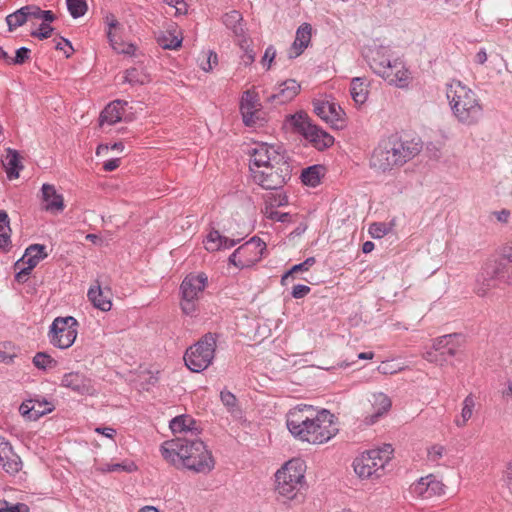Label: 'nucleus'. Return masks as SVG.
<instances>
[{"label": "nucleus", "instance_id": "1", "mask_svg": "<svg viewBox=\"0 0 512 512\" xmlns=\"http://www.w3.org/2000/svg\"><path fill=\"white\" fill-rule=\"evenodd\" d=\"M161 454L169 463L196 473L208 474L215 466L212 453L197 438L177 437L166 441L161 446Z\"/></svg>", "mask_w": 512, "mask_h": 512}, {"label": "nucleus", "instance_id": "2", "mask_svg": "<svg viewBox=\"0 0 512 512\" xmlns=\"http://www.w3.org/2000/svg\"><path fill=\"white\" fill-rule=\"evenodd\" d=\"M420 152L417 143L389 139L381 142L373 151L370 166L382 172L401 166Z\"/></svg>", "mask_w": 512, "mask_h": 512}, {"label": "nucleus", "instance_id": "3", "mask_svg": "<svg viewBox=\"0 0 512 512\" xmlns=\"http://www.w3.org/2000/svg\"><path fill=\"white\" fill-rule=\"evenodd\" d=\"M446 96L459 122L473 125L479 121L483 109L474 91L454 80L447 85Z\"/></svg>", "mask_w": 512, "mask_h": 512}, {"label": "nucleus", "instance_id": "4", "mask_svg": "<svg viewBox=\"0 0 512 512\" xmlns=\"http://www.w3.org/2000/svg\"><path fill=\"white\" fill-rule=\"evenodd\" d=\"M305 472L304 460L294 458L286 462L275 474L277 493L288 500L294 499L305 486Z\"/></svg>", "mask_w": 512, "mask_h": 512}, {"label": "nucleus", "instance_id": "5", "mask_svg": "<svg viewBox=\"0 0 512 512\" xmlns=\"http://www.w3.org/2000/svg\"><path fill=\"white\" fill-rule=\"evenodd\" d=\"M393 451L391 444H385L380 449L362 453L353 462L355 473L361 478H380L385 473V467L391 460Z\"/></svg>", "mask_w": 512, "mask_h": 512}, {"label": "nucleus", "instance_id": "6", "mask_svg": "<svg viewBox=\"0 0 512 512\" xmlns=\"http://www.w3.org/2000/svg\"><path fill=\"white\" fill-rule=\"evenodd\" d=\"M286 123H288L295 132L302 135L319 151L329 148L334 143L333 136L313 124L308 114L304 111L288 115L286 117Z\"/></svg>", "mask_w": 512, "mask_h": 512}, {"label": "nucleus", "instance_id": "7", "mask_svg": "<svg viewBox=\"0 0 512 512\" xmlns=\"http://www.w3.org/2000/svg\"><path fill=\"white\" fill-rule=\"evenodd\" d=\"M512 274V266L497 259L487 261L481 272L478 274L475 285V292L478 296L484 297L491 289L508 285Z\"/></svg>", "mask_w": 512, "mask_h": 512}, {"label": "nucleus", "instance_id": "8", "mask_svg": "<svg viewBox=\"0 0 512 512\" xmlns=\"http://www.w3.org/2000/svg\"><path fill=\"white\" fill-rule=\"evenodd\" d=\"M253 181L266 190L281 189L292 177V166L287 157L264 166L252 168Z\"/></svg>", "mask_w": 512, "mask_h": 512}, {"label": "nucleus", "instance_id": "9", "mask_svg": "<svg viewBox=\"0 0 512 512\" xmlns=\"http://www.w3.org/2000/svg\"><path fill=\"white\" fill-rule=\"evenodd\" d=\"M217 336L208 332L186 350L184 361L188 369L201 372L209 367L215 356Z\"/></svg>", "mask_w": 512, "mask_h": 512}, {"label": "nucleus", "instance_id": "10", "mask_svg": "<svg viewBox=\"0 0 512 512\" xmlns=\"http://www.w3.org/2000/svg\"><path fill=\"white\" fill-rule=\"evenodd\" d=\"M78 325L77 320L72 316L55 318L48 332L50 343L59 349L71 347L77 337Z\"/></svg>", "mask_w": 512, "mask_h": 512}, {"label": "nucleus", "instance_id": "11", "mask_svg": "<svg viewBox=\"0 0 512 512\" xmlns=\"http://www.w3.org/2000/svg\"><path fill=\"white\" fill-rule=\"evenodd\" d=\"M207 277L204 274L187 275L181 283V309L184 314L192 316L197 310L199 295L204 291Z\"/></svg>", "mask_w": 512, "mask_h": 512}, {"label": "nucleus", "instance_id": "12", "mask_svg": "<svg viewBox=\"0 0 512 512\" xmlns=\"http://www.w3.org/2000/svg\"><path fill=\"white\" fill-rule=\"evenodd\" d=\"M306 442L312 444H322L334 437L338 429L334 423V415L330 411L323 409L315 411L313 417V426H311Z\"/></svg>", "mask_w": 512, "mask_h": 512}, {"label": "nucleus", "instance_id": "13", "mask_svg": "<svg viewBox=\"0 0 512 512\" xmlns=\"http://www.w3.org/2000/svg\"><path fill=\"white\" fill-rule=\"evenodd\" d=\"M315 410L311 406L305 405L303 408L294 409L287 415L286 425L289 432L297 439L306 441L311 426H313V417Z\"/></svg>", "mask_w": 512, "mask_h": 512}, {"label": "nucleus", "instance_id": "14", "mask_svg": "<svg viewBox=\"0 0 512 512\" xmlns=\"http://www.w3.org/2000/svg\"><path fill=\"white\" fill-rule=\"evenodd\" d=\"M279 147L268 145L267 143L257 144L254 148L249 151L250 164L249 169L252 173V168L261 169L266 165L273 164L277 161H281L286 157L279 151Z\"/></svg>", "mask_w": 512, "mask_h": 512}, {"label": "nucleus", "instance_id": "15", "mask_svg": "<svg viewBox=\"0 0 512 512\" xmlns=\"http://www.w3.org/2000/svg\"><path fill=\"white\" fill-rule=\"evenodd\" d=\"M266 251V243L257 236L252 237L237 248V254H240L242 267H251L259 262Z\"/></svg>", "mask_w": 512, "mask_h": 512}, {"label": "nucleus", "instance_id": "16", "mask_svg": "<svg viewBox=\"0 0 512 512\" xmlns=\"http://www.w3.org/2000/svg\"><path fill=\"white\" fill-rule=\"evenodd\" d=\"M463 344V336L458 333L447 334L438 337L434 341V349H436L440 357L444 358V364L448 363L450 358L457 356L461 352Z\"/></svg>", "mask_w": 512, "mask_h": 512}, {"label": "nucleus", "instance_id": "17", "mask_svg": "<svg viewBox=\"0 0 512 512\" xmlns=\"http://www.w3.org/2000/svg\"><path fill=\"white\" fill-rule=\"evenodd\" d=\"M259 107H261V104L258 93L251 89L246 90L240 102V111L246 126H253L259 120Z\"/></svg>", "mask_w": 512, "mask_h": 512}, {"label": "nucleus", "instance_id": "18", "mask_svg": "<svg viewBox=\"0 0 512 512\" xmlns=\"http://www.w3.org/2000/svg\"><path fill=\"white\" fill-rule=\"evenodd\" d=\"M314 113L326 122H330L335 127H342L344 122V111L336 103L324 100L313 101Z\"/></svg>", "mask_w": 512, "mask_h": 512}, {"label": "nucleus", "instance_id": "19", "mask_svg": "<svg viewBox=\"0 0 512 512\" xmlns=\"http://www.w3.org/2000/svg\"><path fill=\"white\" fill-rule=\"evenodd\" d=\"M0 467L10 475H15L21 470L22 461L14 453L10 443L0 438Z\"/></svg>", "mask_w": 512, "mask_h": 512}, {"label": "nucleus", "instance_id": "20", "mask_svg": "<svg viewBox=\"0 0 512 512\" xmlns=\"http://www.w3.org/2000/svg\"><path fill=\"white\" fill-rule=\"evenodd\" d=\"M301 86L295 79H287L276 88V92L271 94L267 101L282 105L292 101L300 92Z\"/></svg>", "mask_w": 512, "mask_h": 512}, {"label": "nucleus", "instance_id": "21", "mask_svg": "<svg viewBox=\"0 0 512 512\" xmlns=\"http://www.w3.org/2000/svg\"><path fill=\"white\" fill-rule=\"evenodd\" d=\"M87 297L93 306L107 312L112 308V291L109 287H102L99 281L88 290Z\"/></svg>", "mask_w": 512, "mask_h": 512}, {"label": "nucleus", "instance_id": "22", "mask_svg": "<svg viewBox=\"0 0 512 512\" xmlns=\"http://www.w3.org/2000/svg\"><path fill=\"white\" fill-rule=\"evenodd\" d=\"M61 386L70 388L80 395L91 394V381L79 372L66 373L61 380Z\"/></svg>", "mask_w": 512, "mask_h": 512}, {"label": "nucleus", "instance_id": "23", "mask_svg": "<svg viewBox=\"0 0 512 512\" xmlns=\"http://www.w3.org/2000/svg\"><path fill=\"white\" fill-rule=\"evenodd\" d=\"M371 405L373 412L365 417V423L368 425L376 423L386 414L390 410L392 402L386 394L380 392L372 395Z\"/></svg>", "mask_w": 512, "mask_h": 512}, {"label": "nucleus", "instance_id": "24", "mask_svg": "<svg viewBox=\"0 0 512 512\" xmlns=\"http://www.w3.org/2000/svg\"><path fill=\"white\" fill-rule=\"evenodd\" d=\"M43 209L50 212H60L64 209V199L51 184H43L41 188Z\"/></svg>", "mask_w": 512, "mask_h": 512}, {"label": "nucleus", "instance_id": "25", "mask_svg": "<svg viewBox=\"0 0 512 512\" xmlns=\"http://www.w3.org/2000/svg\"><path fill=\"white\" fill-rule=\"evenodd\" d=\"M242 238L230 239L220 234L216 229H212L206 236L205 248L209 252L218 251L221 249H229L238 244Z\"/></svg>", "mask_w": 512, "mask_h": 512}, {"label": "nucleus", "instance_id": "26", "mask_svg": "<svg viewBox=\"0 0 512 512\" xmlns=\"http://www.w3.org/2000/svg\"><path fill=\"white\" fill-rule=\"evenodd\" d=\"M389 84L398 87H405L409 82V71L404 67L402 62L394 61L389 68L382 75Z\"/></svg>", "mask_w": 512, "mask_h": 512}, {"label": "nucleus", "instance_id": "27", "mask_svg": "<svg viewBox=\"0 0 512 512\" xmlns=\"http://www.w3.org/2000/svg\"><path fill=\"white\" fill-rule=\"evenodd\" d=\"M34 4L25 5L13 13L6 16L5 20L10 32L23 26L29 20L34 19L33 17Z\"/></svg>", "mask_w": 512, "mask_h": 512}, {"label": "nucleus", "instance_id": "28", "mask_svg": "<svg viewBox=\"0 0 512 512\" xmlns=\"http://www.w3.org/2000/svg\"><path fill=\"white\" fill-rule=\"evenodd\" d=\"M127 101L114 100L109 103L103 111L100 113V124L108 123L113 125L122 119L124 112V106L127 105Z\"/></svg>", "mask_w": 512, "mask_h": 512}, {"label": "nucleus", "instance_id": "29", "mask_svg": "<svg viewBox=\"0 0 512 512\" xmlns=\"http://www.w3.org/2000/svg\"><path fill=\"white\" fill-rule=\"evenodd\" d=\"M171 431L177 433H190L191 436H197L199 429L196 427V421L189 415H179L174 417L169 424Z\"/></svg>", "mask_w": 512, "mask_h": 512}, {"label": "nucleus", "instance_id": "30", "mask_svg": "<svg viewBox=\"0 0 512 512\" xmlns=\"http://www.w3.org/2000/svg\"><path fill=\"white\" fill-rule=\"evenodd\" d=\"M385 48L378 47L370 51L369 56V66L374 71V73L378 74L382 77L385 74L387 68H389L392 64L389 57L385 55Z\"/></svg>", "mask_w": 512, "mask_h": 512}, {"label": "nucleus", "instance_id": "31", "mask_svg": "<svg viewBox=\"0 0 512 512\" xmlns=\"http://www.w3.org/2000/svg\"><path fill=\"white\" fill-rule=\"evenodd\" d=\"M312 27L308 23H303L296 31V37L292 44V50L295 51L294 55L290 54V58L298 57L308 47L311 41Z\"/></svg>", "mask_w": 512, "mask_h": 512}, {"label": "nucleus", "instance_id": "32", "mask_svg": "<svg viewBox=\"0 0 512 512\" xmlns=\"http://www.w3.org/2000/svg\"><path fill=\"white\" fill-rule=\"evenodd\" d=\"M6 156L3 160V165L6 169L7 177L12 180L19 177L20 170L23 169V165L20 161V155L18 151L7 148L6 149Z\"/></svg>", "mask_w": 512, "mask_h": 512}, {"label": "nucleus", "instance_id": "33", "mask_svg": "<svg viewBox=\"0 0 512 512\" xmlns=\"http://www.w3.org/2000/svg\"><path fill=\"white\" fill-rule=\"evenodd\" d=\"M10 219L5 210H0V250L8 252L11 248Z\"/></svg>", "mask_w": 512, "mask_h": 512}, {"label": "nucleus", "instance_id": "34", "mask_svg": "<svg viewBox=\"0 0 512 512\" xmlns=\"http://www.w3.org/2000/svg\"><path fill=\"white\" fill-rule=\"evenodd\" d=\"M350 94L356 104H363L368 97V89L365 78L355 77L351 81Z\"/></svg>", "mask_w": 512, "mask_h": 512}, {"label": "nucleus", "instance_id": "35", "mask_svg": "<svg viewBox=\"0 0 512 512\" xmlns=\"http://www.w3.org/2000/svg\"><path fill=\"white\" fill-rule=\"evenodd\" d=\"M324 167L322 165H312L302 170L301 181L303 184L316 187L323 176Z\"/></svg>", "mask_w": 512, "mask_h": 512}, {"label": "nucleus", "instance_id": "36", "mask_svg": "<svg viewBox=\"0 0 512 512\" xmlns=\"http://www.w3.org/2000/svg\"><path fill=\"white\" fill-rule=\"evenodd\" d=\"M33 400L24 401L19 411L22 416L27 417L29 420L36 421L45 414H48L54 410V407H48L44 409H36V405H33Z\"/></svg>", "mask_w": 512, "mask_h": 512}, {"label": "nucleus", "instance_id": "37", "mask_svg": "<svg viewBox=\"0 0 512 512\" xmlns=\"http://www.w3.org/2000/svg\"><path fill=\"white\" fill-rule=\"evenodd\" d=\"M156 41L160 47L169 50L178 49L182 44V38H179L177 35H174L170 31L159 32L156 35Z\"/></svg>", "mask_w": 512, "mask_h": 512}, {"label": "nucleus", "instance_id": "38", "mask_svg": "<svg viewBox=\"0 0 512 512\" xmlns=\"http://www.w3.org/2000/svg\"><path fill=\"white\" fill-rule=\"evenodd\" d=\"M32 363L37 369L43 371L54 369L58 365L57 360L46 352H37L32 359Z\"/></svg>", "mask_w": 512, "mask_h": 512}, {"label": "nucleus", "instance_id": "39", "mask_svg": "<svg viewBox=\"0 0 512 512\" xmlns=\"http://www.w3.org/2000/svg\"><path fill=\"white\" fill-rule=\"evenodd\" d=\"M315 263H316L315 257H308L302 263L293 265L288 271H286L282 275V277H281V284L282 285H286V281L290 277L294 278V275L296 273L308 271Z\"/></svg>", "mask_w": 512, "mask_h": 512}, {"label": "nucleus", "instance_id": "40", "mask_svg": "<svg viewBox=\"0 0 512 512\" xmlns=\"http://www.w3.org/2000/svg\"><path fill=\"white\" fill-rule=\"evenodd\" d=\"M149 81L148 75L133 67L125 71L124 82L130 85H144Z\"/></svg>", "mask_w": 512, "mask_h": 512}, {"label": "nucleus", "instance_id": "41", "mask_svg": "<svg viewBox=\"0 0 512 512\" xmlns=\"http://www.w3.org/2000/svg\"><path fill=\"white\" fill-rule=\"evenodd\" d=\"M475 401L473 396L468 395L463 401V407L461 411V419H456L455 424L458 427H464L467 421L472 417Z\"/></svg>", "mask_w": 512, "mask_h": 512}, {"label": "nucleus", "instance_id": "42", "mask_svg": "<svg viewBox=\"0 0 512 512\" xmlns=\"http://www.w3.org/2000/svg\"><path fill=\"white\" fill-rule=\"evenodd\" d=\"M107 37L112 48L119 54L132 55L135 52V46L131 43L125 44L116 40L115 34L112 31L107 32Z\"/></svg>", "mask_w": 512, "mask_h": 512}, {"label": "nucleus", "instance_id": "43", "mask_svg": "<svg viewBox=\"0 0 512 512\" xmlns=\"http://www.w3.org/2000/svg\"><path fill=\"white\" fill-rule=\"evenodd\" d=\"M67 8L73 18L83 16L87 11L86 0H66Z\"/></svg>", "mask_w": 512, "mask_h": 512}, {"label": "nucleus", "instance_id": "44", "mask_svg": "<svg viewBox=\"0 0 512 512\" xmlns=\"http://www.w3.org/2000/svg\"><path fill=\"white\" fill-rule=\"evenodd\" d=\"M430 479V476L422 477L420 478L416 483L412 484L411 491L424 498L429 499V487H428V481Z\"/></svg>", "mask_w": 512, "mask_h": 512}, {"label": "nucleus", "instance_id": "45", "mask_svg": "<svg viewBox=\"0 0 512 512\" xmlns=\"http://www.w3.org/2000/svg\"><path fill=\"white\" fill-rule=\"evenodd\" d=\"M242 20V15L240 12L236 11V10H233L229 13H226L223 17V22L224 24L229 27V28H232L234 30V32L237 34L238 33V27H237V24Z\"/></svg>", "mask_w": 512, "mask_h": 512}, {"label": "nucleus", "instance_id": "46", "mask_svg": "<svg viewBox=\"0 0 512 512\" xmlns=\"http://www.w3.org/2000/svg\"><path fill=\"white\" fill-rule=\"evenodd\" d=\"M221 402L225 407H227L228 411L233 413L237 408V398L230 391L223 390L220 393Z\"/></svg>", "mask_w": 512, "mask_h": 512}, {"label": "nucleus", "instance_id": "47", "mask_svg": "<svg viewBox=\"0 0 512 512\" xmlns=\"http://www.w3.org/2000/svg\"><path fill=\"white\" fill-rule=\"evenodd\" d=\"M430 479L428 481L429 487V498L433 496H440L444 494L445 485L437 480L433 475H429Z\"/></svg>", "mask_w": 512, "mask_h": 512}, {"label": "nucleus", "instance_id": "48", "mask_svg": "<svg viewBox=\"0 0 512 512\" xmlns=\"http://www.w3.org/2000/svg\"><path fill=\"white\" fill-rule=\"evenodd\" d=\"M31 50L21 47L16 50L15 56L11 57V65H22L30 59Z\"/></svg>", "mask_w": 512, "mask_h": 512}, {"label": "nucleus", "instance_id": "49", "mask_svg": "<svg viewBox=\"0 0 512 512\" xmlns=\"http://www.w3.org/2000/svg\"><path fill=\"white\" fill-rule=\"evenodd\" d=\"M33 14L34 19H42V23L50 24L56 19L55 14L51 10H42L37 5H34Z\"/></svg>", "mask_w": 512, "mask_h": 512}, {"label": "nucleus", "instance_id": "50", "mask_svg": "<svg viewBox=\"0 0 512 512\" xmlns=\"http://www.w3.org/2000/svg\"><path fill=\"white\" fill-rule=\"evenodd\" d=\"M54 31V28L48 23H41L38 30L31 31L32 37L40 40L48 39Z\"/></svg>", "mask_w": 512, "mask_h": 512}, {"label": "nucleus", "instance_id": "51", "mask_svg": "<svg viewBox=\"0 0 512 512\" xmlns=\"http://www.w3.org/2000/svg\"><path fill=\"white\" fill-rule=\"evenodd\" d=\"M20 262H23L24 264H26L27 266L24 268L31 272L40 262V257L33 256L32 253L31 254L25 253L24 256L16 262L15 266L17 267Z\"/></svg>", "mask_w": 512, "mask_h": 512}, {"label": "nucleus", "instance_id": "52", "mask_svg": "<svg viewBox=\"0 0 512 512\" xmlns=\"http://www.w3.org/2000/svg\"><path fill=\"white\" fill-rule=\"evenodd\" d=\"M388 228L384 223H373L369 227V233L373 238H381L386 235Z\"/></svg>", "mask_w": 512, "mask_h": 512}, {"label": "nucleus", "instance_id": "53", "mask_svg": "<svg viewBox=\"0 0 512 512\" xmlns=\"http://www.w3.org/2000/svg\"><path fill=\"white\" fill-rule=\"evenodd\" d=\"M46 247L42 244H31L26 248V254H33V256L40 257V261L45 259L48 255L46 253Z\"/></svg>", "mask_w": 512, "mask_h": 512}, {"label": "nucleus", "instance_id": "54", "mask_svg": "<svg viewBox=\"0 0 512 512\" xmlns=\"http://www.w3.org/2000/svg\"><path fill=\"white\" fill-rule=\"evenodd\" d=\"M275 57H276V49L274 48L273 45H269L266 48L264 55L261 59V63L263 65L267 64V70H269L271 68L272 62L274 61Z\"/></svg>", "mask_w": 512, "mask_h": 512}, {"label": "nucleus", "instance_id": "55", "mask_svg": "<svg viewBox=\"0 0 512 512\" xmlns=\"http://www.w3.org/2000/svg\"><path fill=\"white\" fill-rule=\"evenodd\" d=\"M423 357L428 362L435 363V364H438L441 366L444 365V358L440 357L438 351L436 349H434V346L432 347L431 350L426 351L423 354Z\"/></svg>", "mask_w": 512, "mask_h": 512}, {"label": "nucleus", "instance_id": "56", "mask_svg": "<svg viewBox=\"0 0 512 512\" xmlns=\"http://www.w3.org/2000/svg\"><path fill=\"white\" fill-rule=\"evenodd\" d=\"M0 505H5L7 512H29L30 508L25 503L10 504L8 501L3 500Z\"/></svg>", "mask_w": 512, "mask_h": 512}, {"label": "nucleus", "instance_id": "57", "mask_svg": "<svg viewBox=\"0 0 512 512\" xmlns=\"http://www.w3.org/2000/svg\"><path fill=\"white\" fill-rule=\"evenodd\" d=\"M444 447L441 445H433L428 449V459L432 462L439 461L444 453Z\"/></svg>", "mask_w": 512, "mask_h": 512}, {"label": "nucleus", "instance_id": "58", "mask_svg": "<svg viewBox=\"0 0 512 512\" xmlns=\"http://www.w3.org/2000/svg\"><path fill=\"white\" fill-rule=\"evenodd\" d=\"M311 291V288L307 285L297 284L293 287L291 295L295 299L304 298Z\"/></svg>", "mask_w": 512, "mask_h": 512}, {"label": "nucleus", "instance_id": "59", "mask_svg": "<svg viewBox=\"0 0 512 512\" xmlns=\"http://www.w3.org/2000/svg\"><path fill=\"white\" fill-rule=\"evenodd\" d=\"M497 260L504 261L507 265L512 266V243L502 248V253Z\"/></svg>", "mask_w": 512, "mask_h": 512}, {"label": "nucleus", "instance_id": "60", "mask_svg": "<svg viewBox=\"0 0 512 512\" xmlns=\"http://www.w3.org/2000/svg\"><path fill=\"white\" fill-rule=\"evenodd\" d=\"M218 63V56L214 51L207 52V66H203V71L209 72Z\"/></svg>", "mask_w": 512, "mask_h": 512}, {"label": "nucleus", "instance_id": "61", "mask_svg": "<svg viewBox=\"0 0 512 512\" xmlns=\"http://www.w3.org/2000/svg\"><path fill=\"white\" fill-rule=\"evenodd\" d=\"M268 218H270L271 220H275V221L284 223V222L290 221L291 215L289 213H283V212H279V211H271L269 213Z\"/></svg>", "mask_w": 512, "mask_h": 512}, {"label": "nucleus", "instance_id": "62", "mask_svg": "<svg viewBox=\"0 0 512 512\" xmlns=\"http://www.w3.org/2000/svg\"><path fill=\"white\" fill-rule=\"evenodd\" d=\"M503 480L506 487L512 492V460L507 465Z\"/></svg>", "mask_w": 512, "mask_h": 512}, {"label": "nucleus", "instance_id": "63", "mask_svg": "<svg viewBox=\"0 0 512 512\" xmlns=\"http://www.w3.org/2000/svg\"><path fill=\"white\" fill-rule=\"evenodd\" d=\"M120 162L119 158L110 159L104 163L103 169L107 172L114 171L120 166Z\"/></svg>", "mask_w": 512, "mask_h": 512}, {"label": "nucleus", "instance_id": "64", "mask_svg": "<svg viewBox=\"0 0 512 512\" xmlns=\"http://www.w3.org/2000/svg\"><path fill=\"white\" fill-rule=\"evenodd\" d=\"M255 57H256V53L252 49H250V50L247 49L245 51V54L243 55L242 59H243L244 64L246 66H249L255 61Z\"/></svg>", "mask_w": 512, "mask_h": 512}]
</instances>
